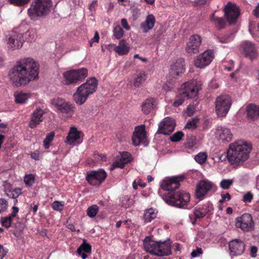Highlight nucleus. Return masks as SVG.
<instances>
[{"mask_svg":"<svg viewBox=\"0 0 259 259\" xmlns=\"http://www.w3.org/2000/svg\"><path fill=\"white\" fill-rule=\"evenodd\" d=\"M12 222L13 218L10 215L3 218L1 221L2 225L7 229L11 227Z\"/></svg>","mask_w":259,"mask_h":259,"instance_id":"nucleus-47","label":"nucleus"},{"mask_svg":"<svg viewBox=\"0 0 259 259\" xmlns=\"http://www.w3.org/2000/svg\"><path fill=\"white\" fill-rule=\"evenodd\" d=\"M45 112L40 108H37L31 114L29 126L31 128H34L43 120Z\"/></svg>","mask_w":259,"mask_h":259,"instance_id":"nucleus-23","label":"nucleus"},{"mask_svg":"<svg viewBox=\"0 0 259 259\" xmlns=\"http://www.w3.org/2000/svg\"><path fill=\"white\" fill-rule=\"evenodd\" d=\"M98 80L95 77H90L86 82L78 87L73 96L74 102L78 105L85 102L90 95L94 93L97 88Z\"/></svg>","mask_w":259,"mask_h":259,"instance_id":"nucleus-3","label":"nucleus"},{"mask_svg":"<svg viewBox=\"0 0 259 259\" xmlns=\"http://www.w3.org/2000/svg\"><path fill=\"white\" fill-rule=\"evenodd\" d=\"M99 35L98 32H96L94 35V37L92 39V41L98 42L99 40Z\"/></svg>","mask_w":259,"mask_h":259,"instance_id":"nucleus-64","label":"nucleus"},{"mask_svg":"<svg viewBox=\"0 0 259 259\" xmlns=\"http://www.w3.org/2000/svg\"><path fill=\"white\" fill-rule=\"evenodd\" d=\"M185 61L183 59H177L176 62L171 65L169 74L173 78H177L180 74L184 73Z\"/></svg>","mask_w":259,"mask_h":259,"instance_id":"nucleus-21","label":"nucleus"},{"mask_svg":"<svg viewBox=\"0 0 259 259\" xmlns=\"http://www.w3.org/2000/svg\"><path fill=\"white\" fill-rule=\"evenodd\" d=\"M8 206L7 201L3 198H0V213L5 211Z\"/></svg>","mask_w":259,"mask_h":259,"instance_id":"nucleus-52","label":"nucleus"},{"mask_svg":"<svg viewBox=\"0 0 259 259\" xmlns=\"http://www.w3.org/2000/svg\"><path fill=\"white\" fill-rule=\"evenodd\" d=\"M257 251V248L255 246H252L250 248V255L252 257H255L256 255V252Z\"/></svg>","mask_w":259,"mask_h":259,"instance_id":"nucleus-62","label":"nucleus"},{"mask_svg":"<svg viewBox=\"0 0 259 259\" xmlns=\"http://www.w3.org/2000/svg\"><path fill=\"white\" fill-rule=\"evenodd\" d=\"M51 0H33L28 9V14L31 20L46 17L51 12Z\"/></svg>","mask_w":259,"mask_h":259,"instance_id":"nucleus-5","label":"nucleus"},{"mask_svg":"<svg viewBox=\"0 0 259 259\" xmlns=\"http://www.w3.org/2000/svg\"><path fill=\"white\" fill-rule=\"evenodd\" d=\"M162 199L169 205L183 208L189 203L190 195L185 191H176L167 192L162 196Z\"/></svg>","mask_w":259,"mask_h":259,"instance_id":"nucleus-6","label":"nucleus"},{"mask_svg":"<svg viewBox=\"0 0 259 259\" xmlns=\"http://www.w3.org/2000/svg\"><path fill=\"white\" fill-rule=\"evenodd\" d=\"M107 177V173L103 169L90 170L87 172L85 180L88 183L93 186L100 185Z\"/></svg>","mask_w":259,"mask_h":259,"instance_id":"nucleus-12","label":"nucleus"},{"mask_svg":"<svg viewBox=\"0 0 259 259\" xmlns=\"http://www.w3.org/2000/svg\"><path fill=\"white\" fill-rule=\"evenodd\" d=\"M155 100L152 98L146 99L142 103V111L145 114H148L154 109Z\"/></svg>","mask_w":259,"mask_h":259,"instance_id":"nucleus-31","label":"nucleus"},{"mask_svg":"<svg viewBox=\"0 0 259 259\" xmlns=\"http://www.w3.org/2000/svg\"><path fill=\"white\" fill-rule=\"evenodd\" d=\"M130 47L124 39H121L119 41V44L115 47L114 51L119 55H124L129 52Z\"/></svg>","mask_w":259,"mask_h":259,"instance_id":"nucleus-32","label":"nucleus"},{"mask_svg":"<svg viewBox=\"0 0 259 259\" xmlns=\"http://www.w3.org/2000/svg\"><path fill=\"white\" fill-rule=\"evenodd\" d=\"M91 245L90 244L87 243L85 239L83 240V243L77 249V252L78 254H81L82 251H83L84 253H89L91 252Z\"/></svg>","mask_w":259,"mask_h":259,"instance_id":"nucleus-39","label":"nucleus"},{"mask_svg":"<svg viewBox=\"0 0 259 259\" xmlns=\"http://www.w3.org/2000/svg\"><path fill=\"white\" fill-rule=\"evenodd\" d=\"M7 48L9 50L20 49L24 42L22 33L14 29L6 35Z\"/></svg>","mask_w":259,"mask_h":259,"instance_id":"nucleus-10","label":"nucleus"},{"mask_svg":"<svg viewBox=\"0 0 259 259\" xmlns=\"http://www.w3.org/2000/svg\"><path fill=\"white\" fill-rule=\"evenodd\" d=\"M198 120L197 118H193L191 120H189L186 124L185 128H196Z\"/></svg>","mask_w":259,"mask_h":259,"instance_id":"nucleus-50","label":"nucleus"},{"mask_svg":"<svg viewBox=\"0 0 259 259\" xmlns=\"http://www.w3.org/2000/svg\"><path fill=\"white\" fill-rule=\"evenodd\" d=\"M229 247L232 255H238L244 252L245 244L243 241L237 239L231 241L229 243Z\"/></svg>","mask_w":259,"mask_h":259,"instance_id":"nucleus-22","label":"nucleus"},{"mask_svg":"<svg viewBox=\"0 0 259 259\" xmlns=\"http://www.w3.org/2000/svg\"><path fill=\"white\" fill-rule=\"evenodd\" d=\"M14 97L16 103L23 104L26 103L27 100L30 98V95L22 92H17L14 93Z\"/></svg>","mask_w":259,"mask_h":259,"instance_id":"nucleus-34","label":"nucleus"},{"mask_svg":"<svg viewBox=\"0 0 259 259\" xmlns=\"http://www.w3.org/2000/svg\"><path fill=\"white\" fill-rule=\"evenodd\" d=\"M21 189L20 188H16L13 190H10L8 192L6 193L7 195L13 199L17 198L21 194Z\"/></svg>","mask_w":259,"mask_h":259,"instance_id":"nucleus-45","label":"nucleus"},{"mask_svg":"<svg viewBox=\"0 0 259 259\" xmlns=\"http://www.w3.org/2000/svg\"><path fill=\"white\" fill-rule=\"evenodd\" d=\"M157 211L153 208L147 209L144 213V219L146 223L151 222L153 219L156 218Z\"/></svg>","mask_w":259,"mask_h":259,"instance_id":"nucleus-36","label":"nucleus"},{"mask_svg":"<svg viewBox=\"0 0 259 259\" xmlns=\"http://www.w3.org/2000/svg\"><path fill=\"white\" fill-rule=\"evenodd\" d=\"M212 210V204L208 202L198 205L193 209L194 222H195L198 219L203 218L207 214L211 213Z\"/></svg>","mask_w":259,"mask_h":259,"instance_id":"nucleus-17","label":"nucleus"},{"mask_svg":"<svg viewBox=\"0 0 259 259\" xmlns=\"http://www.w3.org/2000/svg\"><path fill=\"white\" fill-rule=\"evenodd\" d=\"M231 104L232 101L229 96L221 95L217 97L215 101V109L218 116L225 117L230 110Z\"/></svg>","mask_w":259,"mask_h":259,"instance_id":"nucleus-9","label":"nucleus"},{"mask_svg":"<svg viewBox=\"0 0 259 259\" xmlns=\"http://www.w3.org/2000/svg\"><path fill=\"white\" fill-rule=\"evenodd\" d=\"M39 73V64L31 58H26L17 62L10 71L9 76L13 85L19 87L34 80Z\"/></svg>","mask_w":259,"mask_h":259,"instance_id":"nucleus-1","label":"nucleus"},{"mask_svg":"<svg viewBox=\"0 0 259 259\" xmlns=\"http://www.w3.org/2000/svg\"><path fill=\"white\" fill-rule=\"evenodd\" d=\"M64 202L63 201H55L52 204V208L56 211L61 212L63 209Z\"/></svg>","mask_w":259,"mask_h":259,"instance_id":"nucleus-46","label":"nucleus"},{"mask_svg":"<svg viewBox=\"0 0 259 259\" xmlns=\"http://www.w3.org/2000/svg\"><path fill=\"white\" fill-rule=\"evenodd\" d=\"M253 194L250 192H247L243 197L242 200L245 203H250L253 199Z\"/></svg>","mask_w":259,"mask_h":259,"instance_id":"nucleus-54","label":"nucleus"},{"mask_svg":"<svg viewBox=\"0 0 259 259\" xmlns=\"http://www.w3.org/2000/svg\"><path fill=\"white\" fill-rule=\"evenodd\" d=\"M215 134L219 140L224 143L230 142L233 138V134L230 130L225 126H218Z\"/></svg>","mask_w":259,"mask_h":259,"instance_id":"nucleus-24","label":"nucleus"},{"mask_svg":"<svg viewBox=\"0 0 259 259\" xmlns=\"http://www.w3.org/2000/svg\"><path fill=\"white\" fill-rule=\"evenodd\" d=\"M7 253V251L4 248L3 246L0 245V259H3Z\"/></svg>","mask_w":259,"mask_h":259,"instance_id":"nucleus-60","label":"nucleus"},{"mask_svg":"<svg viewBox=\"0 0 259 259\" xmlns=\"http://www.w3.org/2000/svg\"><path fill=\"white\" fill-rule=\"evenodd\" d=\"M210 20L214 23L218 29H221L225 28V21L223 18L215 17L213 14L210 18Z\"/></svg>","mask_w":259,"mask_h":259,"instance_id":"nucleus-38","label":"nucleus"},{"mask_svg":"<svg viewBox=\"0 0 259 259\" xmlns=\"http://www.w3.org/2000/svg\"><path fill=\"white\" fill-rule=\"evenodd\" d=\"M235 37L234 33H229L224 35H218L217 40L221 43H228L232 41Z\"/></svg>","mask_w":259,"mask_h":259,"instance_id":"nucleus-40","label":"nucleus"},{"mask_svg":"<svg viewBox=\"0 0 259 259\" xmlns=\"http://www.w3.org/2000/svg\"><path fill=\"white\" fill-rule=\"evenodd\" d=\"M212 184L210 182L201 181L197 185L195 195L197 198L202 199L204 196L211 189Z\"/></svg>","mask_w":259,"mask_h":259,"instance_id":"nucleus-19","label":"nucleus"},{"mask_svg":"<svg viewBox=\"0 0 259 259\" xmlns=\"http://www.w3.org/2000/svg\"><path fill=\"white\" fill-rule=\"evenodd\" d=\"M147 78V74L144 71H140L137 73V77L134 81L133 85L135 87H139L145 81Z\"/></svg>","mask_w":259,"mask_h":259,"instance_id":"nucleus-35","label":"nucleus"},{"mask_svg":"<svg viewBox=\"0 0 259 259\" xmlns=\"http://www.w3.org/2000/svg\"><path fill=\"white\" fill-rule=\"evenodd\" d=\"M55 136L54 132H51L48 134L44 140V146L46 149L49 148L51 143L53 141Z\"/></svg>","mask_w":259,"mask_h":259,"instance_id":"nucleus-41","label":"nucleus"},{"mask_svg":"<svg viewBox=\"0 0 259 259\" xmlns=\"http://www.w3.org/2000/svg\"><path fill=\"white\" fill-rule=\"evenodd\" d=\"M202 253V250L201 248L197 247L196 250H193L191 253V256L193 257H195L199 256L200 254Z\"/></svg>","mask_w":259,"mask_h":259,"instance_id":"nucleus-57","label":"nucleus"},{"mask_svg":"<svg viewBox=\"0 0 259 259\" xmlns=\"http://www.w3.org/2000/svg\"><path fill=\"white\" fill-rule=\"evenodd\" d=\"M34 177L31 175H26L24 178V182L28 186H32L34 183Z\"/></svg>","mask_w":259,"mask_h":259,"instance_id":"nucleus-51","label":"nucleus"},{"mask_svg":"<svg viewBox=\"0 0 259 259\" xmlns=\"http://www.w3.org/2000/svg\"><path fill=\"white\" fill-rule=\"evenodd\" d=\"M185 179L184 176H175L171 178H166L162 180L160 187L168 192L176 191L180 186V182Z\"/></svg>","mask_w":259,"mask_h":259,"instance_id":"nucleus-13","label":"nucleus"},{"mask_svg":"<svg viewBox=\"0 0 259 259\" xmlns=\"http://www.w3.org/2000/svg\"><path fill=\"white\" fill-rule=\"evenodd\" d=\"M242 47L245 57L250 60L257 58L258 54L254 44L249 41H245L243 43Z\"/></svg>","mask_w":259,"mask_h":259,"instance_id":"nucleus-25","label":"nucleus"},{"mask_svg":"<svg viewBox=\"0 0 259 259\" xmlns=\"http://www.w3.org/2000/svg\"><path fill=\"white\" fill-rule=\"evenodd\" d=\"M175 126L176 122L172 118L165 117L159 123L157 133L169 135L174 131Z\"/></svg>","mask_w":259,"mask_h":259,"instance_id":"nucleus-15","label":"nucleus"},{"mask_svg":"<svg viewBox=\"0 0 259 259\" xmlns=\"http://www.w3.org/2000/svg\"><path fill=\"white\" fill-rule=\"evenodd\" d=\"M88 75V71L85 68L72 69L63 73L65 84H76L82 82Z\"/></svg>","mask_w":259,"mask_h":259,"instance_id":"nucleus-8","label":"nucleus"},{"mask_svg":"<svg viewBox=\"0 0 259 259\" xmlns=\"http://www.w3.org/2000/svg\"><path fill=\"white\" fill-rule=\"evenodd\" d=\"M221 197L222 199L219 200V202L221 204H223L226 201H229L231 198V195L229 193L222 194Z\"/></svg>","mask_w":259,"mask_h":259,"instance_id":"nucleus-55","label":"nucleus"},{"mask_svg":"<svg viewBox=\"0 0 259 259\" xmlns=\"http://www.w3.org/2000/svg\"><path fill=\"white\" fill-rule=\"evenodd\" d=\"M51 103L58 113L65 114L68 117H71L74 113V105L64 99L54 98L51 100Z\"/></svg>","mask_w":259,"mask_h":259,"instance_id":"nucleus-7","label":"nucleus"},{"mask_svg":"<svg viewBox=\"0 0 259 259\" xmlns=\"http://www.w3.org/2000/svg\"><path fill=\"white\" fill-rule=\"evenodd\" d=\"M81 134V132L78 131L76 127H71L66 137V142L70 145L74 144L77 140L80 139Z\"/></svg>","mask_w":259,"mask_h":259,"instance_id":"nucleus-30","label":"nucleus"},{"mask_svg":"<svg viewBox=\"0 0 259 259\" xmlns=\"http://www.w3.org/2000/svg\"><path fill=\"white\" fill-rule=\"evenodd\" d=\"M233 181L231 179H224L220 183L221 187L225 190L228 189L232 185Z\"/></svg>","mask_w":259,"mask_h":259,"instance_id":"nucleus-48","label":"nucleus"},{"mask_svg":"<svg viewBox=\"0 0 259 259\" xmlns=\"http://www.w3.org/2000/svg\"><path fill=\"white\" fill-rule=\"evenodd\" d=\"M247 114L248 117L252 119L259 118V105L249 104L246 107Z\"/></svg>","mask_w":259,"mask_h":259,"instance_id":"nucleus-33","label":"nucleus"},{"mask_svg":"<svg viewBox=\"0 0 259 259\" xmlns=\"http://www.w3.org/2000/svg\"><path fill=\"white\" fill-rule=\"evenodd\" d=\"M113 35L114 37L117 39H119L121 38L124 34V31L122 28L119 25H116L113 30Z\"/></svg>","mask_w":259,"mask_h":259,"instance_id":"nucleus-43","label":"nucleus"},{"mask_svg":"<svg viewBox=\"0 0 259 259\" xmlns=\"http://www.w3.org/2000/svg\"><path fill=\"white\" fill-rule=\"evenodd\" d=\"M23 39L24 41L31 42L34 40L36 37V34L35 30L33 29L28 30L26 32L22 33Z\"/></svg>","mask_w":259,"mask_h":259,"instance_id":"nucleus-37","label":"nucleus"},{"mask_svg":"<svg viewBox=\"0 0 259 259\" xmlns=\"http://www.w3.org/2000/svg\"><path fill=\"white\" fill-rule=\"evenodd\" d=\"M225 16L230 24L236 23L239 15V10L236 5L229 3L224 8Z\"/></svg>","mask_w":259,"mask_h":259,"instance_id":"nucleus-16","label":"nucleus"},{"mask_svg":"<svg viewBox=\"0 0 259 259\" xmlns=\"http://www.w3.org/2000/svg\"><path fill=\"white\" fill-rule=\"evenodd\" d=\"M8 131V125L7 123H0V133L5 134Z\"/></svg>","mask_w":259,"mask_h":259,"instance_id":"nucleus-56","label":"nucleus"},{"mask_svg":"<svg viewBox=\"0 0 259 259\" xmlns=\"http://www.w3.org/2000/svg\"><path fill=\"white\" fill-rule=\"evenodd\" d=\"M31 157L35 160H38L39 159V153L38 151H35L31 153Z\"/></svg>","mask_w":259,"mask_h":259,"instance_id":"nucleus-61","label":"nucleus"},{"mask_svg":"<svg viewBox=\"0 0 259 259\" xmlns=\"http://www.w3.org/2000/svg\"><path fill=\"white\" fill-rule=\"evenodd\" d=\"M202 39L200 35L193 34L190 36L189 41L186 47V51L190 55L195 54L199 52V47L201 44Z\"/></svg>","mask_w":259,"mask_h":259,"instance_id":"nucleus-18","label":"nucleus"},{"mask_svg":"<svg viewBox=\"0 0 259 259\" xmlns=\"http://www.w3.org/2000/svg\"><path fill=\"white\" fill-rule=\"evenodd\" d=\"M182 87L183 90L179 93L173 103V106L176 107L181 105L186 99L197 96L198 91L201 89V83L200 81L193 80L191 82H185Z\"/></svg>","mask_w":259,"mask_h":259,"instance_id":"nucleus-4","label":"nucleus"},{"mask_svg":"<svg viewBox=\"0 0 259 259\" xmlns=\"http://www.w3.org/2000/svg\"><path fill=\"white\" fill-rule=\"evenodd\" d=\"M251 145L242 141L231 144L227 153V159L231 165H238L249 157Z\"/></svg>","mask_w":259,"mask_h":259,"instance_id":"nucleus-2","label":"nucleus"},{"mask_svg":"<svg viewBox=\"0 0 259 259\" xmlns=\"http://www.w3.org/2000/svg\"><path fill=\"white\" fill-rule=\"evenodd\" d=\"M235 226L244 232H251L254 229V223L252 216L247 213L236 218Z\"/></svg>","mask_w":259,"mask_h":259,"instance_id":"nucleus-11","label":"nucleus"},{"mask_svg":"<svg viewBox=\"0 0 259 259\" xmlns=\"http://www.w3.org/2000/svg\"><path fill=\"white\" fill-rule=\"evenodd\" d=\"M12 212L9 215L10 217H11L13 219L16 217L17 214L18 213L19 211V208L16 206H13L12 208Z\"/></svg>","mask_w":259,"mask_h":259,"instance_id":"nucleus-59","label":"nucleus"},{"mask_svg":"<svg viewBox=\"0 0 259 259\" xmlns=\"http://www.w3.org/2000/svg\"><path fill=\"white\" fill-rule=\"evenodd\" d=\"M207 155L205 153L200 152L195 157V161L199 164H203L206 162Z\"/></svg>","mask_w":259,"mask_h":259,"instance_id":"nucleus-44","label":"nucleus"},{"mask_svg":"<svg viewBox=\"0 0 259 259\" xmlns=\"http://www.w3.org/2000/svg\"><path fill=\"white\" fill-rule=\"evenodd\" d=\"M10 3L18 6H23L28 3L30 0H9Z\"/></svg>","mask_w":259,"mask_h":259,"instance_id":"nucleus-53","label":"nucleus"},{"mask_svg":"<svg viewBox=\"0 0 259 259\" xmlns=\"http://www.w3.org/2000/svg\"><path fill=\"white\" fill-rule=\"evenodd\" d=\"M145 137L144 126L142 128L136 127L132 136L133 143L135 146L139 145Z\"/></svg>","mask_w":259,"mask_h":259,"instance_id":"nucleus-29","label":"nucleus"},{"mask_svg":"<svg viewBox=\"0 0 259 259\" xmlns=\"http://www.w3.org/2000/svg\"><path fill=\"white\" fill-rule=\"evenodd\" d=\"M171 245L169 241L158 242L157 256H167L171 253Z\"/></svg>","mask_w":259,"mask_h":259,"instance_id":"nucleus-26","label":"nucleus"},{"mask_svg":"<svg viewBox=\"0 0 259 259\" xmlns=\"http://www.w3.org/2000/svg\"><path fill=\"white\" fill-rule=\"evenodd\" d=\"M120 153V157L113 163L111 167V169L117 167L123 168L125 164L130 163L132 160V155L130 153L124 151Z\"/></svg>","mask_w":259,"mask_h":259,"instance_id":"nucleus-20","label":"nucleus"},{"mask_svg":"<svg viewBox=\"0 0 259 259\" xmlns=\"http://www.w3.org/2000/svg\"><path fill=\"white\" fill-rule=\"evenodd\" d=\"M158 243V242L151 239L149 237H146L143 241L144 249L147 252L157 255Z\"/></svg>","mask_w":259,"mask_h":259,"instance_id":"nucleus-27","label":"nucleus"},{"mask_svg":"<svg viewBox=\"0 0 259 259\" xmlns=\"http://www.w3.org/2000/svg\"><path fill=\"white\" fill-rule=\"evenodd\" d=\"M184 134L182 131H178L175 133L170 139L172 142H177L180 141L184 137Z\"/></svg>","mask_w":259,"mask_h":259,"instance_id":"nucleus-49","label":"nucleus"},{"mask_svg":"<svg viewBox=\"0 0 259 259\" xmlns=\"http://www.w3.org/2000/svg\"><path fill=\"white\" fill-rule=\"evenodd\" d=\"M254 15L257 17H259V4L256 7V8L253 11ZM257 31L259 32V24L257 25Z\"/></svg>","mask_w":259,"mask_h":259,"instance_id":"nucleus-63","label":"nucleus"},{"mask_svg":"<svg viewBox=\"0 0 259 259\" xmlns=\"http://www.w3.org/2000/svg\"><path fill=\"white\" fill-rule=\"evenodd\" d=\"M121 24L122 26L126 30H129L131 28L130 26L128 24L127 21L126 19L123 18L121 20Z\"/></svg>","mask_w":259,"mask_h":259,"instance_id":"nucleus-58","label":"nucleus"},{"mask_svg":"<svg viewBox=\"0 0 259 259\" xmlns=\"http://www.w3.org/2000/svg\"><path fill=\"white\" fill-rule=\"evenodd\" d=\"M155 18L153 15L149 14L147 16L144 22L140 24V28L143 33H147L152 29L155 23Z\"/></svg>","mask_w":259,"mask_h":259,"instance_id":"nucleus-28","label":"nucleus"},{"mask_svg":"<svg viewBox=\"0 0 259 259\" xmlns=\"http://www.w3.org/2000/svg\"><path fill=\"white\" fill-rule=\"evenodd\" d=\"M98 211V206L97 205H93L87 209V215L90 218H93L96 215Z\"/></svg>","mask_w":259,"mask_h":259,"instance_id":"nucleus-42","label":"nucleus"},{"mask_svg":"<svg viewBox=\"0 0 259 259\" xmlns=\"http://www.w3.org/2000/svg\"><path fill=\"white\" fill-rule=\"evenodd\" d=\"M214 51L207 50L198 55L195 59V65L197 68H203L208 66L214 58Z\"/></svg>","mask_w":259,"mask_h":259,"instance_id":"nucleus-14","label":"nucleus"}]
</instances>
